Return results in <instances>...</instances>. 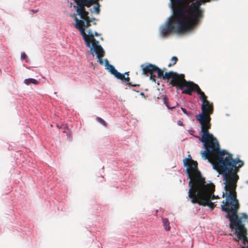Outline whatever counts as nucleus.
Returning a JSON list of instances; mask_svg holds the SVG:
<instances>
[{"label":"nucleus","mask_w":248,"mask_h":248,"mask_svg":"<svg viewBox=\"0 0 248 248\" xmlns=\"http://www.w3.org/2000/svg\"><path fill=\"white\" fill-rule=\"evenodd\" d=\"M96 120L98 122L101 124L103 125L106 126H107V123L102 118L100 117H97Z\"/></svg>","instance_id":"nucleus-18"},{"label":"nucleus","mask_w":248,"mask_h":248,"mask_svg":"<svg viewBox=\"0 0 248 248\" xmlns=\"http://www.w3.org/2000/svg\"><path fill=\"white\" fill-rule=\"evenodd\" d=\"M57 127H58V128H60V127H59L58 125H57Z\"/></svg>","instance_id":"nucleus-30"},{"label":"nucleus","mask_w":248,"mask_h":248,"mask_svg":"<svg viewBox=\"0 0 248 248\" xmlns=\"http://www.w3.org/2000/svg\"><path fill=\"white\" fill-rule=\"evenodd\" d=\"M240 218H241V221H242V218L247 219L248 218V216L246 213H243L242 214V216L241 217H239Z\"/></svg>","instance_id":"nucleus-20"},{"label":"nucleus","mask_w":248,"mask_h":248,"mask_svg":"<svg viewBox=\"0 0 248 248\" xmlns=\"http://www.w3.org/2000/svg\"><path fill=\"white\" fill-rule=\"evenodd\" d=\"M188 196L192 203H197L203 206H208L211 210L214 209L216 206L215 202H212L208 193L206 194L201 195L198 192H194L192 188H189Z\"/></svg>","instance_id":"nucleus-7"},{"label":"nucleus","mask_w":248,"mask_h":248,"mask_svg":"<svg viewBox=\"0 0 248 248\" xmlns=\"http://www.w3.org/2000/svg\"><path fill=\"white\" fill-rule=\"evenodd\" d=\"M140 95H141L142 96H143L144 97H145V95H144V93H143V92H141L140 93Z\"/></svg>","instance_id":"nucleus-26"},{"label":"nucleus","mask_w":248,"mask_h":248,"mask_svg":"<svg viewBox=\"0 0 248 248\" xmlns=\"http://www.w3.org/2000/svg\"><path fill=\"white\" fill-rule=\"evenodd\" d=\"M243 247H244L245 248H248V244L247 246H243Z\"/></svg>","instance_id":"nucleus-28"},{"label":"nucleus","mask_w":248,"mask_h":248,"mask_svg":"<svg viewBox=\"0 0 248 248\" xmlns=\"http://www.w3.org/2000/svg\"><path fill=\"white\" fill-rule=\"evenodd\" d=\"M183 162L184 166L186 167V171L190 179L188 182L189 188H192L194 192H198L201 195L209 193L211 201L219 199L218 196L214 195L215 185L211 183L206 184L204 178L198 169L197 161L192 159L185 158Z\"/></svg>","instance_id":"nucleus-3"},{"label":"nucleus","mask_w":248,"mask_h":248,"mask_svg":"<svg viewBox=\"0 0 248 248\" xmlns=\"http://www.w3.org/2000/svg\"><path fill=\"white\" fill-rule=\"evenodd\" d=\"M75 17V27L78 30L83 39L85 41L86 46L90 48V53L93 55L94 51L96 54L98 62L101 64L104 63L102 57L105 55V51L102 47L99 45V41H97L93 35L89 31L87 35L85 32V28L96 24V19L94 17L90 18V16H80V19H78L77 16Z\"/></svg>","instance_id":"nucleus-5"},{"label":"nucleus","mask_w":248,"mask_h":248,"mask_svg":"<svg viewBox=\"0 0 248 248\" xmlns=\"http://www.w3.org/2000/svg\"><path fill=\"white\" fill-rule=\"evenodd\" d=\"M181 109H182V110L183 111V112L185 114H186V115H188V112H187V110H186L185 108H181Z\"/></svg>","instance_id":"nucleus-22"},{"label":"nucleus","mask_w":248,"mask_h":248,"mask_svg":"<svg viewBox=\"0 0 248 248\" xmlns=\"http://www.w3.org/2000/svg\"><path fill=\"white\" fill-rule=\"evenodd\" d=\"M89 31H91V34H92L93 35V36H99V34H98V32H94V34H93L92 33V31H91V30H89V31H88V33L89 32Z\"/></svg>","instance_id":"nucleus-23"},{"label":"nucleus","mask_w":248,"mask_h":248,"mask_svg":"<svg viewBox=\"0 0 248 248\" xmlns=\"http://www.w3.org/2000/svg\"><path fill=\"white\" fill-rule=\"evenodd\" d=\"M172 14L171 16H202L200 5L204 3L199 0L189 5L188 0H170Z\"/></svg>","instance_id":"nucleus-6"},{"label":"nucleus","mask_w":248,"mask_h":248,"mask_svg":"<svg viewBox=\"0 0 248 248\" xmlns=\"http://www.w3.org/2000/svg\"><path fill=\"white\" fill-rule=\"evenodd\" d=\"M193 0H190V1H193Z\"/></svg>","instance_id":"nucleus-33"},{"label":"nucleus","mask_w":248,"mask_h":248,"mask_svg":"<svg viewBox=\"0 0 248 248\" xmlns=\"http://www.w3.org/2000/svg\"><path fill=\"white\" fill-rule=\"evenodd\" d=\"M161 72L162 73V75L158 78H162L164 79H169L170 78L172 79V78H173V76L176 73L175 72H174L172 71H170L169 72H166L164 74V70H161Z\"/></svg>","instance_id":"nucleus-12"},{"label":"nucleus","mask_w":248,"mask_h":248,"mask_svg":"<svg viewBox=\"0 0 248 248\" xmlns=\"http://www.w3.org/2000/svg\"><path fill=\"white\" fill-rule=\"evenodd\" d=\"M202 16H170L160 29L162 37L172 34L184 35L192 32L198 25Z\"/></svg>","instance_id":"nucleus-4"},{"label":"nucleus","mask_w":248,"mask_h":248,"mask_svg":"<svg viewBox=\"0 0 248 248\" xmlns=\"http://www.w3.org/2000/svg\"><path fill=\"white\" fill-rule=\"evenodd\" d=\"M242 248H244V247H242Z\"/></svg>","instance_id":"nucleus-34"},{"label":"nucleus","mask_w":248,"mask_h":248,"mask_svg":"<svg viewBox=\"0 0 248 248\" xmlns=\"http://www.w3.org/2000/svg\"><path fill=\"white\" fill-rule=\"evenodd\" d=\"M140 66L142 68V74L143 75H145L148 74H150V75H151L152 74H153L154 72H156L157 73L158 77H160L162 75L161 69L155 65L149 63L145 66L144 64H141Z\"/></svg>","instance_id":"nucleus-9"},{"label":"nucleus","mask_w":248,"mask_h":248,"mask_svg":"<svg viewBox=\"0 0 248 248\" xmlns=\"http://www.w3.org/2000/svg\"><path fill=\"white\" fill-rule=\"evenodd\" d=\"M186 80L185 76L183 74H178L175 73L173 76V78L171 79L170 84L172 85V86L176 87L180 89V87L182 85L183 83Z\"/></svg>","instance_id":"nucleus-11"},{"label":"nucleus","mask_w":248,"mask_h":248,"mask_svg":"<svg viewBox=\"0 0 248 248\" xmlns=\"http://www.w3.org/2000/svg\"><path fill=\"white\" fill-rule=\"evenodd\" d=\"M124 75V76L125 75H127L128 76V72H125Z\"/></svg>","instance_id":"nucleus-27"},{"label":"nucleus","mask_w":248,"mask_h":248,"mask_svg":"<svg viewBox=\"0 0 248 248\" xmlns=\"http://www.w3.org/2000/svg\"><path fill=\"white\" fill-rule=\"evenodd\" d=\"M106 65L107 66V69L109 71V72L113 75L114 76L115 78H117L121 80L122 81L124 82H127V85L131 86H139V85L137 84H132L130 81V78L127 76V77H125L123 74H121L118 72V71L115 68V67L108 63V60H106Z\"/></svg>","instance_id":"nucleus-8"},{"label":"nucleus","mask_w":248,"mask_h":248,"mask_svg":"<svg viewBox=\"0 0 248 248\" xmlns=\"http://www.w3.org/2000/svg\"><path fill=\"white\" fill-rule=\"evenodd\" d=\"M27 57V55L25 53H22L21 54V59H25Z\"/></svg>","instance_id":"nucleus-21"},{"label":"nucleus","mask_w":248,"mask_h":248,"mask_svg":"<svg viewBox=\"0 0 248 248\" xmlns=\"http://www.w3.org/2000/svg\"><path fill=\"white\" fill-rule=\"evenodd\" d=\"M171 61L172 62V63H169L168 64L169 67H171L175 65L178 61V58L175 56H173L172 57Z\"/></svg>","instance_id":"nucleus-17"},{"label":"nucleus","mask_w":248,"mask_h":248,"mask_svg":"<svg viewBox=\"0 0 248 248\" xmlns=\"http://www.w3.org/2000/svg\"><path fill=\"white\" fill-rule=\"evenodd\" d=\"M177 124H178L179 125H180V126H183V123H182V122H181V121H178L177 122Z\"/></svg>","instance_id":"nucleus-24"},{"label":"nucleus","mask_w":248,"mask_h":248,"mask_svg":"<svg viewBox=\"0 0 248 248\" xmlns=\"http://www.w3.org/2000/svg\"><path fill=\"white\" fill-rule=\"evenodd\" d=\"M163 102H164V103L166 105V107L170 109H172L175 108L176 107V106H177L178 105V104L177 103H176L175 106H169V105L168 104V103L167 102V99L166 97H164L163 98Z\"/></svg>","instance_id":"nucleus-16"},{"label":"nucleus","mask_w":248,"mask_h":248,"mask_svg":"<svg viewBox=\"0 0 248 248\" xmlns=\"http://www.w3.org/2000/svg\"><path fill=\"white\" fill-rule=\"evenodd\" d=\"M239 171H235L222 175L225 191L223 193L222 197H225L226 199L222 202L221 210L226 213L225 217L230 221V228L235 230L238 239L241 240L243 244L246 245V243L248 244L247 229L237 214L240 205L236 198V188L239 179L237 174Z\"/></svg>","instance_id":"nucleus-2"},{"label":"nucleus","mask_w":248,"mask_h":248,"mask_svg":"<svg viewBox=\"0 0 248 248\" xmlns=\"http://www.w3.org/2000/svg\"><path fill=\"white\" fill-rule=\"evenodd\" d=\"M67 126L66 125H63V128L64 129L63 132H66V129H67Z\"/></svg>","instance_id":"nucleus-25"},{"label":"nucleus","mask_w":248,"mask_h":248,"mask_svg":"<svg viewBox=\"0 0 248 248\" xmlns=\"http://www.w3.org/2000/svg\"><path fill=\"white\" fill-rule=\"evenodd\" d=\"M183 83L182 85L180 87V89L183 90V93L190 95H192V91H197L196 87L199 86L197 84L193 82L187 81L186 80Z\"/></svg>","instance_id":"nucleus-10"},{"label":"nucleus","mask_w":248,"mask_h":248,"mask_svg":"<svg viewBox=\"0 0 248 248\" xmlns=\"http://www.w3.org/2000/svg\"><path fill=\"white\" fill-rule=\"evenodd\" d=\"M162 222L163 223V225L165 227V229L166 231H168L170 230V223L168 219L166 218H162Z\"/></svg>","instance_id":"nucleus-15"},{"label":"nucleus","mask_w":248,"mask_h":248,"mask_svg":"<svg viewBox=\"0 0 248 248\" xmlns=\"http://www.w3.org/2000/svg\"><path fill=\"white\" fill-rule=\"evenodd\" d=\"M188 157H191V156H190V155H188Z\"/></svg>","instance_id":"nucleus-31"},{"label":"nucleus","mask_w":248,"mask_h":248,"mask_svg":"<svg viewBox=\"0 0 248 248\" xmlns=\"http://www.w3.org/2000/svg\"><path fill=\"white\" fill-rule=\"evenodd\" d=\"M197 87V91L196 93L200 95V98L202 101V103H205L206 102H208L209 101L207 99V97L204 94V93L201 90L199 86H196Z\"/></svg>","instance_id":"nucleus-13"},{"label":"nucleus","mask_w":248,"mask_h":248,"mask_svg":"<svg viewBox=\"0 0 248 248\" xmlns=\"http://www.w3.org/2000/svg\"><path fill=\"white\" fill-rule=\"evenodd\" d=\"M77 14H74L73 16H77Z\"/></svg>","instance_id":"nucleus-32"},{"label":"nucleus","mask_w":248,"mask_h":248,"mask_svg":"<svg viewBox=\"0 0 248 248\" xmlns=\"http://www.w3.org/2000/svg\"><path fill=\"white\" fill-rule=\"evenodd\" d=\"M150 78L151 80H153V81L155 82V81H156V76H155V75H154V74H152L150 75Z\"/></svg>","instance_id":"nucleus-19"},{"label":"nucleus","mask_w":248,"mask_h":248,"mask_svg":"<svg viewBox=\"0 0 248 248\" xmlns=\"http://www.w3.org/2000/svg\"><path fill=\"white\" fill-rule=\"evenodd\" d=\"M202 112L196 116L201 125L202 135L201 141L203 143L205 150L201 152L202 157L212 164L213 168L222 175L235 171H239L244 165L239 158H233L232 155L224 150H220L217 139L209 132L211 128V115L214 111L212 103L209 101L202 103Z\"/></svg>","instance_id":"nucleus-1"},{"label":"nucleus","mask_w":248,"mask_h":248,"mask_svg":"<svg viewBox=\"0 0 248 248\" xmlns=\"http://www.w3.org/2000/svg\"><path fill=\"white\" fill-rule=\"evenodd\" d=\"M33 12V14L35 13V12H36L37 11H32Z\"/></svg>","instance_id":"nucleus-29"},{"label":"nucleus","mask_w":248,"mask_h":248,"mask_svg":"<svg viewBox=\"0 0 248 248\" xmlns=\"http://www.w3.org/2000/svg\"><path fill=\"white\" fill-rule=\"evenodd\" d=\"M24 83L27 85H29L31 83L35 85H38L39 84V82L34 78H30L25 79Z\"/></svg>","instance_id":"nucleus-14"}]
</instances>
